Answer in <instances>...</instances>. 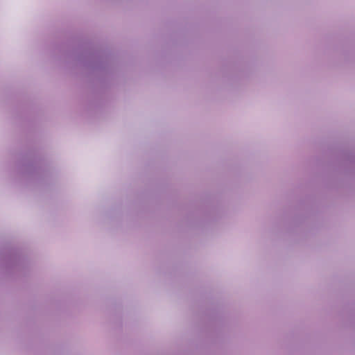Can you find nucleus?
<instances>
[{
	"mask_svg": "<svg viewBox=\"0 0 355 355\" xmlns=\"http://www.w3.org/2000/svg\"><path fill=\"white\" fill-rule=\"evenodd\" d=\"M109 56L104 52L96 51H85L79 55L76 63L81 67L97 72L106 70L109 66Z\"/></svg>",
	"mask_w": 355,
	"mask_h": 355,
	"instance_id": "obj_1",
	"label": "nucleus"
},
{
	"mask_svg": "<svg viewBox=\"0 0 355 355\" xmlns=\"http://www.w3.org/2000/svg\"><path fill=\"white\" fill-rule=\"evenodd\" d=\"M25 263L24 256L17 250L12 249L3 257V264L7 269L20 270Z\"/></svg>",
	"mask_w": 355,
	"mask_h": 355,
	"instance_id": "obj_2",
	"label": "nucleus"
},
{
	"mask_svg": "<svg viewBox=\"0 0 355 355\" xmlns=\"http://www.w3.org/2000/svg\"><path fill=\"white\" fill-rule=\"evenodd\" d=\"M24 171L25 173L28 175L39 174L40 173V168L37 167V164L35 161H29L24 164Z\"/></svg>",
	"mask_w": 355,
	"mask_h": 355,
	"instance_id": "obj_3",
	"label": "nucleus"
}]
</instances>
